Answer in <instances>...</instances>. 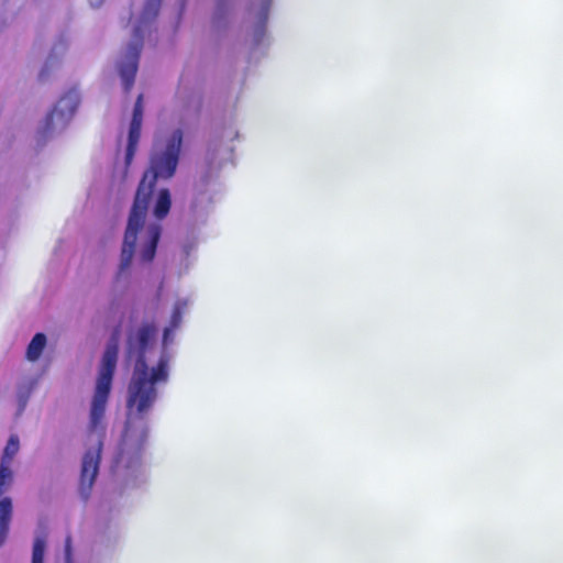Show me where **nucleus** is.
<instances>
[{
	"mask_svg": "<svg viewBox=\"0 0 563 563\" xmlns=\"http://www.w3.org/2000/svg\"><path fill=\"white\" fill-rule=\"evenodd\" d=\"M12 519V501L9 497L0 500V547L4 544Z\"/></svg>",
	"mask_w": 563,
	"mask_h": 563,
	"instance_id": "9b49d317",
	"label": "nucleus"
},
{
	"mask_svg": "<svg viewBox=\"0 0 563 563\" xmlns=\"http://www.w3.org/2000/svg\"><path fill=\"white\" fill-rule=\"evenodd\" d=\"M170 206L172 200L169 190L166 188L161 189L154 207V216L159 220L164 219L168 214Z\"/></svg>",
	"mask_w": 563,
	"mask_h": 563,
	"instance_id": "ddd939ff",
	"label": "nucleus"
},
{
	"mask_svg": "<svg viewBox=\"0 0 563 563\" xmlns=\"http://www.w3.org/2000/svg\"><path fill=\"white\" fill-rule=\"evenodd\" d=\"M30 394H31V389L29 388L25 393H21L19 395L20 410H23L24 407L26 406Z\"/></svg>",
	"mask_w": 563,
	"mask_h": 563,
	"instance_id": "f3484780",
	"label": "nucleus"
},
{
	"mask_svg": "<svg viewBox=\"0 0 563 563\" xmlns=\"http://www.w3.org/2000/svg\"><path fill=\"white\" fill-rule=\"evenodd\" d=\"M157 329L153 322L143 323L135 333L128 336V354H135L136 361L128 386L126 421L123 439L135 450L143 449L148 437L147 416L157 396V385L168 380V355H162L151 371L146 362V351L156 335Z\"/></svg>",
	"mask_w": 563,
	"mask_h": 563,
	"instance_id": "f257e3e1",
	"label": "nucleus"
},
{
	"mask_svg": "<svg viewBox=\"0 0 563 563\" xmlns=\"http://www.w3.org/2000/svg\"><path fill=\"white\" fill-rule=\"evenodd\" d=\"M101 448L102 442L99 440L97 446L87 450L82 457L79 490L85 500L89 497L99 472Z\"/></svg>",
	"mask_w": 563,
	"mask_h": 563,
	"instance_id": "20e7f679",
	"label": "nucleus"
},
{
	"mask_svg": "<svg viewBox=\"0 0 563 563\" xmlns=\"http://www.w3.org/2000/svg\"><path fill=\"white\" fill-rule=\"evenodd\" d=\"M46 342L47 340L44 333H36L27 345L25 353L26 360L30 362L37 361L46 346Z\"/></svg>",
	"mask_w": 563,
	"mask_h": 563,
	"instance_id": "f8f14e48",
	"label": "nucleus"
},
{
	"mask_svg": "<svg viewBox=\"0 0 563 563\" xmlns=\"http://www.w3.org/2000/svg\"><path fill=\"white\" fill-rule=\"evenodd\" d=\"M146 241L142 244L140 251L141 261L151 263L156 254L157 244L162 234V227L157 223H152L145 229Z\"/></svg>",
	"mask_w": 563,
	"mask_h": 563,
	"instance_id": "1a4fd4ad",
	"label": "nucleus"
},
{
	"mask_svg": "<svg viewBox=\"0 0 563 563\" xmlns=\"http://www.w3.org/2000/svg\"><path fill=\"white\" fill-rule=\"evenodd\" d=\"M70 542H71V539L70 537H67L66 539V545H65V550H66V555L67 558L69 559L70 558V553H71V545H70Z\"/></svg>",
	"mask_w": 563,
	"mask_h": 563,
	"instance_id": "a211bd4d",
	"label": "nucleus"
},
{
	"mask_svg": "<svg viewBox=\"0 0 563 563\" xmlns=\"http://www.w3.org/2000/svg\"><path fill=\"white\" fill-rule=\"evenodd\" d=\"M46 548V536L45 533L37 536L34 540L32 563H43L44 553Z\"/></svg>",
	"mask_w": 563,
	"mask_h": 563,
	"instance_id": "4468645a",
	"label": "nucleus"
},
{
	"mask_svg": "<svg viewBox=\"0 0 563 563\" xmlns=\"http://www.w3.org/2000/svg\"><path fill=\"white\" fill-rule=\"evenodd\" d=\"M89 1L92 5L97 7L101 3L102 0H89Z\"/></svg>",
	"mask_w": 563,
	"mask_h": 563,
	"instance_id": "aec40b11",
	"label": "nucleus"
},
{
	"mask_svg": "<svg viewBox=\"0 0 563 563\" xmlns=\"http://www.w3.org/2000/svg\"><path fill=\"white\" fill-rule=\"evenodd\" d=\"M60 46L62 51H65L66 49V45L64 43H59L58 45H56L54 48H53V52L57 49V47Z\"/></svg>",
	"mask_w": 563,
	"mask_h": 563,
	"instance_id": "6ab92c4d",
	"label": "nucleus"
},
{
	"mask_svg": "<svg viewBox=\"0 0 563 563\" xmlns=\"http://www.w3.org/2000/svg\"><path fill=\"white\" fill-rule=\"evenodd\" d=\"M119 354V331H114L110 338L101 358L100 369L97 377L95 394L91 401L89 429L91 431H103V418L108 399L110 396L113 375L117 367Z\"/></svg>",
	"mask_w": 563,
	"mask_h": 563,
	"instance_id": "7ed1b4c3",
	"label": "nucleus"
},
{
	"mask_svg": "<svg viewBox=\"0 0 563 563\" xmlns=\"http://www.w3.org/2000/svg\"><path fill=\"white\" fill-rule=\"evenodd\" d=\"M55 64V60H54V55L53 53L49 55V57L47 58L45 65L43 66V68L41 69L40 74H38V79L41 81H44L48 78L51 71H52V68Z\"/></svg>",
	"mask_w": 563,
	"mask_h": 563,
	"instance_id": "dca6fc26",
	"label": "nucleus"
},
{
	"mask_svg": "<svg viewBox=\"0 0 563 563\" xmlns=\"http://www.w3.org/2000/svg\"><path fill=\"white\" fill-rule=\"evenodd\" d=\"M181 144L183 132L180 129H177L167 141L165 150L154 153L151 157L150 168L144 173L139 184L129 214L121 250L119 275L126 271L132 263L137 234L144 228L156 180L158 178L168 179L174 176L179 161Z\"/></svg>",
	"mask_w": 563,
	"mask_h": 563,
	"instance_id": "f03ea898",
	"label": "nucleus"
},
{
	"mask_svg": "<svg viewBox=\"0 0 563 563\" xmlns=\"http://www.w3.org/2000/svg\"><path fill=\"white\" fill-rule=\"evenodd\" d=\"M162 0H147L144 10L142 12L143 20L154 19L159 11Z\"/></svg>",
	"mask_w": 563,
	"mask_h": 563,
	"instance_id": "2eb2a0df",
	"label": "nucleus"
},
{
	"mask_svg": "<svg viewBox=\"0 0 563 563\" xmlns=\"http://www.w3.org/2000/svg\"><path fill=\"white\" fill-rule=\"evenodd\" d=\"M20 450V441L16 434H12L3 450L0 462V495H2L13 482L11 463Z\"/></svg>",
	"mask_w": 563,
	"mask_h": 563,
	"instance_id": "0eeeda50",
	"label": "nucleus"
},
{
	"mask_svg": "<svg viewBox=\"0 0 563 563\" xmlns=\"http://www.w3.org/2000/svg\"><path fill=\"white\" fill-rule=\"evenodd\" d=\"M186 308V302L178 301L176 302L169 324L164 329L163 332V344L168 345L173 342L174 332L180 327L183 322V314Z\"/></svg>",
	"mask_w": 563,
	"mask_h": 563,
	"instance_id": "9d476101",
	"label": "nucleus"
},
{
	"mask_svg": "<svg viewBox=\"0 0 563 563\" xmlns=\"http://www.w3.org/2000/svg\"><path fill=\"white\" fill-rule=\"evenodd\" d=\"M135 41L129 45L126 60L120 66V76L125 92H130L134 85L143 38L140 27L135 29Z\"/></svg>",
	"mask_w": 563,
	"mask_h": 563,
	"instance_id": "423d86ee",
	"label": "nucleus"
},
{
	"mask_svg": "<svg viewBox=\"0 0 563 563\" xmlns=\"http://www.w3.org/2000/svg\"><path fill=\"white\" fill-rule=\"evenodd\" d=\"M143 122V95H139L132 114L129 129L128 146L125 153V164L129 166L134 157L140 137Z\"/></svg>",
	"mask_w": 563,
	"mask_h": 563,
	"instance_id": "6e6552de",
	"label": "nucleus"
},
{
	"mask_svg": "<svg viewBox=\"0 0 563 563\" xmlns=\"http://www.w3.org/2000/svg\"><path fill=\"white\" fill-rule=\"evenodd\" d=\"M78 100L71 92L63 96L54 109L46 115L44 133H49L57 126L65 128L74 115Z\"/></svg>",
	"mask_w": 563,
	"mask_h": 563,
	"instance_id": "39448f33",
	"label": "nucleus"
}]
</instances>
